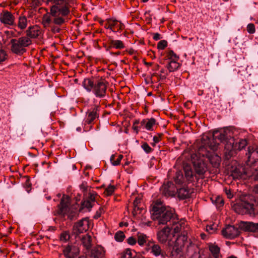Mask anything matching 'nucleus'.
Returning a JSON list of instances; mask_svg holds the SVG:
<instances>
[{"instance_id":"72a5a7b5","label":"nucleus","mask_w":258,"mask_h":258,"mask_svg":"<svg viewBox=\"0 0 258 258\" xmlns=\"http://www.w3.org/2000/svg\"><path fill=\"white\" fill-rule=\"evenodd\" d=\"M136 253L130 249H126L120 254V258H135Z\"/></svg>"},{"instance_id":"680f3d73","label":"nucleus","mask_w":258,"mask_h":258,"mask_svg":"<svg viewBox=\"0 0 258 258\" xmlns=\"http://www.w3.org/2000/svg\"><path fill=\"white\" fill-rule=\"evenodd\" d=\"M31 184L29 182V181L27 180L25 183V187L27 188L26 190L28 192H29L30 190L28 188L30 187Z\"/></svg>"},{"instance_id":"cd10ccee","label":"nucleus","mask_w":258,"mask_h":258,"mask_svg":"<svg viewBox=\"0 0 258 258\" xmlns=\"http://www.w3.org/2000/svg\"><path fill=\"white\" fill-rule=\"evenodd\" d=\"M218 133V131H214L213 139L210 140L209 143H208L209 148L213 151L217 150L218 147L219 143H217L216 141L217 137V136H216V134Z\"/></svg>"},{"instance_id":"2eb2a0df","label":"nucleus","mask_w":258,"mask_h":258,"mask_svg":"<svg viewBox=\"0 0 258 258\" xmlns=\"http://www.w3.org/2000/svg\"><path fill=\"white\" fill-rule=\"evenodd\" d=\"M171 229L169 226L164 227L157 234L158 240L161 243H165L168 240L170 233Z\"/></svg>"},{"instance_id":"052dcab7","label":"nucleus","mask_w":258,"mask_h":258,"mask_svg":"<svg viewBox=\"0 0 258 258\" xmlns=\"http://www.w3.org/2000/svg\"><path fill=\"white\" fill-rule=\"evenodd\" d=\"M153 39L155 40H158L160 39V35L159 33H155L153 36Z\"/></svg>"},{"instance_id":"aec40b11","label":"nucleus","mask_w":258,"mask_h":258,"mask_svg":"<svg viewBox=\"0 0 258 258\" xmlns=\"http://www.w3.org/2000/svg\"><path fill=\"white\" fill-rule=\"evenodd\" d=\"M206 156L214 167L217 168L219 167L220 164L221 158L218 155L215 153H208L206 154Z\"/></svg>"},{"instance_id":"c756f323","label":"nucleus","mask_w":258,"mask_h":258,"mask_svg":"<svg viewBox=\"0 0 258 258\" xmlns=\"http://www.w3.org/2000/svg\"><path fill=\"white\" fill-rule=\"evenodd\" d=\"M82 243L83 245L87 249H89L91 246V237L90 235L86 234L81 238Z\"/></svg>"},{"instance_id":"f704fd0d","label":"nucleus","mask_w":258,"mask_h":258,"mask_svg":"<svg viewBox=\"0 0 258 258\" xmlns=\"http://www.w3.org/2000/svg\"><path fill=\"white\" fill-rule=\"evenodd\" d=\"M184 178L182 172L180 171H177L174 177V181L176 184H181L183 183Z\"/></svg>"},{"instance_id":"de8ad7c7","label":"nucleus","mask_w":258,"mask_h":258,"mask_svg":"<svg viewBox=\"0 0 258 258\" xmlns=\"http://www.w3.org/2000/svg\"><path fill=\"white\" fill-rule=\"evenodd\" d=\"M167 45V42L166 40H161L158 43L157 47L160 49H164Z\"/></svg>"},{"instance_id":"c9c22d12","label":"nucleus","mask_w":258,"mask_h":258,"mask_svg":"<svg viewBox=\"0 0 258 258\" xmlns=\"http://www.w3.org/2000/svg\"><path fill=\"white\" fill-rule=\"evenodd\" d=\"M147 237L143 233L138 234V243L140 246H143L147 242Z\"/></svg>"},{"instance_id":"4be33fe9","label":"nucleus","mask_w":258,"mask_h":258,"mask_svg":"<svg viewBox=\"0 0 258 258\" xmlns=\"http://www.w3.org/2000/svg\"><path fill=\"white\" fill-rule=\"evenodd\" d=\"M98 117L97 108H94L92 109L89 110L87 113L85 122L88 124H91L97 117Z\"/></svg>"},{"instance_id":"423d86ee","label":"nucleus","mask_w":258,"mask_h":258,"mask_svg":"<svg viewBox=\"0 0 258 258\" xmlns=\"http://www.w3.org/2000/svg\"><path fill=\"white\" fill-rule=\"evenodd\" d=\"M187 237L185 235H181L178 236L171 252V258H184L182 247L185 245Z\"/></svg>"},{"instance_id":"bf43d9fd","label":"nucleus","mask_w":258,"mask_h":258,"mask_svg":"<svg viewBox=\"0 0 258 258\" xmlns=\"http://www.w3.org/2000/svg\"><path fill=\"white\" fill-rule=\"evenodd\" d=\"M225 192L228 198H231L232 197L230 189L225 188Z\"/></svg>"},{"instance_id":"9b49d317","label":"nucleus","mask_w":258,"mask_h":258,"mask_svg":"<svg viewBox=\"0 0 258 258\" xmlns=\"http://www.w3.org/2000/svg\"><path fill=\"white\" fill-rule=\"evenodd\" d=\"M0 22L7 26H16L15 17L13 14L8 11H4L0 14Z\"/></svg>"},{"instance_id":"7ed1b4c3","label":"nucleus","mask_w":258,"mask_h":258,"mask_svg":"<svg viewBox=\"0 0 258 258\" xmlns=\"http://www.w3.org/2000/svg\"><path fill=\"white\" fill-rule=\"evenodd\" d=\"M82 85L87 91L90 92L93 91L97 97L102 98L106 94L107 84L104 80L94 81L90 78H86L84 80Z\"/></svg>"},{"instance_id":"6e6d98bb","label":"nucleus","mask_w":258,"mask_h":258,"mask_svg":"<svg viewBox=\"0 0 258 258\" xmlns=\"http://www.w3.org/2000/svg\"><path fill=\"white\" fill-rule=\"evenodd\" d=\"M95 196L96 194H90L88 201H90L91 203L94 202L95 200Z\"/></svg>"},{"instance_id":"ddd939ff","label":"nucleus","mask_w":258,"mask_h":258,"mask_svg":"<svg viewBox=\"0 0 258 258\" xmlns=\"http://www.w3.org/2000/svg\"><path fill=\"white\" fill-rule=\"evenodd\" d=\"M247 156L248 161L250 163H254L258 160V146L254 145L249 146L248 148L247 153L246 154Z\"/></svg>"},{"instance_id":"412c9836","label":"nucleus","mask_w":258,"mask_h":258,"mask_svg":"<svg viewBox=\"0 0 258 258\" xmlns=\"http://www.w3.org/2000/svg\"><path fill=\"white\" fill-rule=\"evenodd\" d=\"M54 18L55 17L52 16L51 13L50 14H45L43 15L41 23L44 28H47L50 27L52 23L56 25L53 22Z\"/></svg>"},{"instance_id":"f257e3e1","label":"nucleus","mask_w":258,"mask_h":258,"mask_svg":"<svg viewBox=\"0 0 258 258\" xmlns=\"http://www.w3.org/2000/svg\"><path fill=\"white\" fill-rule=\"evenodd\" d=\"M151 207V218L157 221L159 225L167 224L168 222H175L176 215L173 210L165 206L163 202L159 200L154 202Z\"/></svg>"},{"instance_id":"13d9d810","label":"nucleus","mask_w":258,"mask_h":258,"mask_svg":"<svg viewBox=\"0 0 258 258\" xmlns=\"http://www.w3.org/2000/svg\"><path fill=\"white\" fill-rule=\"evenodd\" d=\"M139 203H140V200L137 199H136L134 202V206L135 207L134 211H136V209H137V210L139 209V207H138V204Z\"/></svg>"},{"instance_id":"2f4dec72","label":"nucleus","mask_w":258,"mask_h":258,"mask_svg":"<svg viewBox=\"0 0 258 258\" xmlns=\"http://www.w3.org/2000/svg\"><path fill=\"white\" fill-rule=\"evenodd\" d=\"M180 66L177 61L170 60L167 65V68L170 72H172L176 71Z\"/></svg>"},{"instance_id":"4468645a","label":"nucleus","mask_w":258,"mask_h":258,"mask_svg":"<svg viewBox=\"0 0 258 258\" xmlns=\"http://www.w3.org/2000/svg\"><path fill=\"white\" fill-rule=\"evenodd\" d=\"M70 198L68 196H63L61 199L58 214L64 215L69 212V205Z\"/></svg>"},{"instance_id":"37998d69","label":"nucleus","mask_w":258,"mask_h":258,"mask_svg":"<svg viewBox=\"0 0 258 258\" xmlns=\"http://www.w3.org/2000/svg\"><path fill=\"white\" fill-rule=\"evenodd\" d=\"M70 235L69 234L65 231L62 233L60 236V240L63 242L67 241L70 239Z\"/></svg>"},{"instance_id":"49530a36","label":"nucleus","mask_w":258,"mask_h":258,"mask_svg":"<svg viewBox=\"0 0 258 258\" xmlns=\"http://www.w3.org/2000/svg\"><path fill=\"white\" fill-rule=\"evenodd\" d=\"M82 206L83 208H86L90 210L93 207V205L90 201L87 200L82 203Z\"/></svg>"},{"instance_id":"338daca9","label":"nucleus","mask_w":258,"mask_h":258,"mask_svg":"<svg viewBox=\"0 0 258 258\" xmlns=\"http://www.w3.org/2000/svg\"><path fill=\"white\" fill-rule=\"evenodd\" d=\"M163 188H164V194L165 195H169L170 194L168 192V191L167 190L166 191V188H167V186L166 185H165L163 187Z\"/></svg>"},{"instance_id":"b1692460","label":"nucleus","mask_w":258,"mask_h":258,"mask_svg":"<svg viewBox=\"0 0 258 258\" xmlns=\"http://www.w3.org/2000/svg\"><path fill=\"white\" fill-rule=\"evenodd\" d=\"M28 37L36 38L41 34V31L39 27L36 26L30 27L26 31Z\"/></svg>"},{"instance_id":"e2e57ef3","label":"nucleus","mask_w":258,"mask_h":258,"mask_svg":"<svg viewBox=\"0 0 258 258\" xmlns=\"http://www.w3.org/2000/svg\"><path fill=\"white\" fill-rule=\"evenodd\" d=\"M153 142H155V143H157L159 142L160 141V137H157V136H154L153 137Z\"/></svg>"},{"instance_id":"0e129e2a","label":"nucleus","mask_w":258,"mask_h":258,"mask_svg":"<svg viewBox=\"0 0 258 258\" xmlns=\"http://www.w3.org/2000/svg\"><path fill=\"white\" fill-rule=\"evenodd\" d=\"M253 191L255 194H258V184L254 186Z\"/></svg>"},{"instance_id":"0eeeda50","label":"nucleus","mask_w":258,"mask_h":258,"mask_svg":"<svg viewBox=\"0 0 258 258\" xmlns=\"http://www.w3.org/2000/svg\"><path fill=\"white\" fill-rule=\"evenodd\" d=\"M191 160L195 169V172L199 178H203L206 172L208 170L206 163L203 159L198 157L197 155L191 156Z\"/></svg>"},{"instance_id":"1a4fd4ad","label":"nucleus","mask_w":258,"mask_h":258,"mask_svg":"<svg viewBox=\"0 0 258 258\" xmlns=\"http://www.w3.org/2000/svg\"><path fill=\"white\" fill-rule=\"evenodd\" d=\"M235 211L239 214L254 215L253 205L246 202L242 201L234 207Z\"/></svg>"},{"instance_id":"473e14b6","label":"nucleus","mask_w":258,"mask_h":258,"mask_svg":"<svg viewBox=\"0 0 258 258\" xmlns=\"http://www.w3.org/2000/svg\"><path fill=\"white\" fill-rule=\"evenodd\" d=\"M110 45L111 47L116 49H122L124 47L122 41L119 40H111Z\"/></svg>"},{"instance_id":"79ce46f5","label":"nucleus","mask_w":258,"mask_h":258,"mask_svg":"<svg viewBox=\"0 0 258 258\" xmlns=\"http://www.w3.org/2000/svg\"><path fill=\"white\" fill-rule=\"evenodd\" d=\"M218 225L213 224L212 225H208L206 227V230L210 233H214L217 229Z\"/></svg>"},{"instance_id":"58836bf2","label":"nucleus","mask_w":258,"mask_h":258,"mask_svg":"<svg viewBox=\"0 0 258 258\" xmlns=\"http://www.w3.org/2000/svg\"><path fill=\"white\" fill-rule=\"evenodd\" d=\"M124 238V234L121 231L117 232L114 235V238L117 241H122Z\"/></svg>"},{"instance_id":"e433bc0d","label":"nucleus","mask_w":258,"mask_h":258,"mask_svg":"<svg viewBox=\"0 0 258 258\" xmlns=\"http://www.w3.org/2000/svg\"><path fill=\"white\" fill-rule=\"evenodd\" d=\"M209 249L213 255L215 257L217 258L219 256L220 251V248L217 245H211L209 246Z\"/></svg>"},{"instance_id":"39448f33","label":"nucleus","mask_w":258,"mask_h":258,"mask_svg":"<svg viewBox=\"0 0 258 258\" xmlns=\"http://www.w3.org/2000/svg\"><path fill=\"white\" fill-rule=\"evenodd\" d=\"M247 143L245 139H240L235 143L233 139H230L225 145V154L227 158L234 156L237 151H240L246 147Z\"/></svg>"},{"instance_id":"20e7f679","label":"nucleus","mask_w":258,"mask_h":258,"mask_svg":"<svg viewBox=\"0 0 258 258\" xmlns=\"http://www.w3.org/2000/svg\"><path fill=\"white\" fill-rule=\"evenodd\" d=\"M31 44L30 38L26 36L11 39L9 45L11 51L17 55H22L26 51V47Z\"/></svg>"},{"instance_id":"3c124183","label":"nucleus","mask_w":258,"mask_h":258,"mask_svg":"<svg viewBox=\"0 0 258 258\" xmlns=\"http://www.w3.org/2000/svg\"><path fill=\"white\" fill-rule=\"evenodd\" d=\"M104 212V209L103 207H100L99 209L96 212L95 215L94 216L95 219H98L99 218L101 214Z\"/></svg>"},{"instance_id":"a211bd4d","label":"nucleus","mask_w":258,"mask_h":258,"mask_svg":"<svg viewBox=\"0 0 258 258\" xmlns=\"http://www.w3.org/2000/svg\"><path fill=\"white\" fill-rule=\"evenodd\" d=\"M240 227L245 231L255 232L258 230V223L243 221L240 223Z\"/></svg>"},{"instance_id":"a878e982","label":"nucleus","mask_w":258,"mask_h":258,"mask_svg":"<svg viewBox=\"0 0 258 258\" xmlns=\"http://www.w3.org/2000/svg\"><path fill=\"white\" fill-rule=\"evenodd\" d=\"M72 250H75L76 255L79 254V250L77 247L68 246L63 250L64 255L68 258H75V255L72 254Z\"/></svg>"},{"instance_id":"5701e85b","label":"nucleus","mask_w":258,"mask_h":258,"mask_svg":"<svg viewBox=\"0 0 258 258\" xmlns=\"http://www.w3.org/2000/svg\"><path fill=\"white\" fill-rule=\"evenodd\" d=\"M104 253L105 251L103 247L101 246H97L91 250V256L93 258H101Z\"/></svg>"},{"instance_id":"f3484780","label":"nucleus","mask_w":258,"mask_h":258,"mask_svg":"<svg viewBox=\"0 0 258 258\" xmlns=\"http://www.w3.org/2000/svg\"><path fill=\"white\" fill-rule=\"evenodd\" d=\"M156 123V120L154 118L143 119L141 122L140 128H145L147 131H153Z\"/></svg>"},{"instance_id":"6ab92c4d","label":"nucleus","mask_w":258,"mask_h":258,"mask_svg":"<svg viewBox=\"0 0 258 258\" xmlns=\"http://www.w3.org/2000/svg\"><path fill=\"white\" fill-rule=\"evenodd\" d=\"M246 174L245 169L240 166L235 167L231 171V176L234 179L243 178Z\"/></svg>"},{"instance_id":"a18cd8bd","label":"nucleus","mask_w":258,"mask_h":258,"mask_svg":"<svg viewBox=\"0 0 258 258\" xmlns=\"http://www.w3.org/2000/svg\"><path fill=\"white\" fill-rule=\"evenodd\" d=\"M247 31L249 34H253L255 32V26L253 24L250 23L247 26Z\"/></svg>"},{"instance_id":"9d476101","label":"nucleus","mask_w":258,"mask_h":258,"mask_svg":"<svg viewBox=\"0 0 258 258\" xmlns=\"http://www.w3.org/2000/svg\"><path fill=\"white\" fill-rule=\"evenodd\" d=\"M89 219L87 218H83L74 225L73 234L77 237L80 233L87 231L89 229Z\"/></svg>"},{"instance_id":"5fc2aeb1","label":"nucleus","mask_w":258,"mask_h":258,"mask_svg":"<svg viewBox=\"0 0 258 258\" xmlns=\"http://www.w3.org/2000/svg\"><path fill=\"white\" fill-rule=\"evenodd\" d=\"M51 30L54 33H58L60 31V29L56 26L51 25Z\"/></svg>"},{"instance_id":"bb28decb","label":"nucleus","mask_w":258,"mask_h":258,"mask_svg":"<svg viewBox=\"0 0 258 258\" xmlns=\"http://www.w3.org/2000/svg\"><path fill=\"white\" fill-rule=\"evenodd\" d=\"M175 222H171L172 223V228L175 233H178L184 228V225H183L184 221L181 220L178 221L177 217L175 218Z\"/></svg>"},{"instance_id":"4d7b16f0","label":"nucleus","mask_w":258,"mask_h":258,"mask_svg":"<svg viewBox=\"0 0 258 258\" xmlns=\"http://www.w3.org/2000/svg\"><path fill=\"white\" fill-rule=\"evenodd\" d=\"M252 176L254 180H258V169L255 170V171L252 173Z\"/></svg>"},{"instance_id":"f8f14e48","label":"nucleus","mask_w":258,"mask_h":258,"mask_svg":"<svg viewBox=\"0 0 258 258\" xmlns=\"http://www.w3.org/2000/svg\"><path fill=\"white\" fill-rule=\"evenodd\" d=\"M222 234L224 237L232 239L239 235V231L234 226L227 225L222 230Z\"/></svg>"},{"instance_id":"a19ab883","label":"nucleus","mask_w":258,"mask_h":258,"mask_svg":"<svg viewBox=\"0 0 258 258\" xmlns=\"http://www.w3.org/2000/svg\"><path fill=\"white\" fill-rule=\"evenodd\" d=\"M115 187L113 185H109L105 190L104 194L106 196L111 195L114 191Z\"/></svg>"},{"instance_id":"69168bd1","label":"nucleus","mask_w":258,"mask_h":258,"mask_svg":"<svg viewBox=\"0 0 258 258\" xmlns=\"http://www.w3.org/2000/svg\"><path fill=\"white\" fill-rule=\"evenodd\" d=\"M133 129L134 131L136 132L137 133H138L139 130H141V128H140V126L138 127L137 126H135V125L134 124Z\"/></svg>"},{"instance_id":"603ef678","label":"nucleus","mask_w":258,"mask_h":258,"mask_svg":"<svg viewBox=\"0 0 258 258\" xmlns=\"http://www.w3.org/2000/svg\"><path fill=\"white\" fill-rule=\"evenodd\" d=\"M216 206L220 207L223 205L224 204V201L223 200L220 198V197H217L216 198V199L215 200Z\"/></svg>"},{"instance_id":"8fccbe9b","label":"nucleus","mask_w":258,"mask_h":258,"mask_svg":"<svg viewBox=\"0 0 258 258\" xmlns=\"http://www.w3.org/2000/svg\"><path fill=\"white\" fill-rule=\"evenodd\" d=\"M218 133L216 134L217 139H218L221 142L224 141L226 139V136L225 132L223 133H220L219 131H218Z\"/></svg>"},{"instance_id":"f03ea898","label":"nucleus","mask_w":258,"mask_h":258,"mask_svg":"<svg viewBox=\"0 0 258 258\" xmlns=\"http://www.w3.org/2000/svg\"><path fill=\"white\" fill-rule=\"evenodd\" d=\"M70 0H47L51 3V13L55 17L54 23L57 25H61L66 22V17L70 13Z\"/></svg>"},{"instance_id":"7c9ffc66","label":"nucleus","mask_w":258,"mask_h":258,"mask_svg":"<svg viewBox=\"0 0 258 258\" xmlns=\"http://www.w3.org/2000/svg\"><path fill=\"white\" fill-rule=\"evenodd\" d=\"M190 194V191L185 187L180 188L178 190V197L179 198L182 199L189 198Z\"/></svg>"},{"instance_id":"6e6552de","label":"nucleus","mask_w":258,"mask_h":258,"mask_svg":"<svg viewBox=\"0 0 258 258\" xmlns=\"http://www.w3.org/2000/svg\"><path fill=\"white\" fill-rule=\"evenodd\" d=\"M146 249L155 257L159 256L160 258H166L167 256L166 253L164 249L154 241H149Z\"/></svg>"},{"instance_id":"dca6fc26","label":"nucleus","mask_w":258,"mask_h":258,"mask_svg":"<svg viewBox=\"0 0 258 258\" xmlns=\"http://www.w3.org/2000/svg\"><path fill=\"white\" fill-rule=\"evenodd\" d=\"M185 177L186 179L190 182L194 181L195 180H198L199 178L195 172V173L193 172L191 169L190 166L186 164L183 167Z\"/></svg>"},{"instance_id":"09e8293b","label":"nucleus","mask_w":258,"mask_h":258,"mask_svg":"<svg viewBox=\"0 0 258 258\" xmlns=\"http://www.w3.org/2000/svg\"><path fill=\"white\" fill-rule=\"evenodd\" d=\"M7 53L5 50L0 49V62L5 61L7 59Z\"/></svg>"},{"instance_id":"864d4df0","label":"nucleus","mask_w":258,"mask_h":258,"mask_svg":"<svg viewBox=\"0 0 258 258\" xmlns=\"http://www.w3.org/2000/svg\"><path fill=\"white\" fill-rule=\"evenodd\" d=\"M127 243L132 245L135 244L137 242V240L133 237H130L127 239Z\"/></svg>"},{"instance_id":"c03bdc74","label":"nucleus","mask_w":258,"mask_h":258,"mask_svg":"<svg viewBox=\"0 0 258 258\" xmlns=\"http://www.w3.org/2000/svg\"><path fill=\"white\" fill-rule=\"evenodd\" d=\"M142 148L143 150L147 153H149L153 150L147 143H144L142 145Z\"/></svg>"},{"instance_id":"393cba45","label":"nucleus","mask_w":258,"mask_h":258,"mask_svg":"<svg viewBox=\"0 0 258 258\" xmlns=\"http://www.w3.org/2000/svg\"><path fill=\"white\" fill-rule=\"evenodd\" d=\"M124 25L121 22L116 20H110L108 29H111L113 32H117L123 29Z\"/></svg>"},{"instance_id":"ea45409f","label":"nucleus","mask_w":258,"mask_h":258,"mask_svg":"<svg viewBox=\"0 0 258 258\" xmlns=\"http://www.w3.org/2000/svg\"><path fill=\"white\" fill-rule=\"evenodd\" d=\"M168 59L170 60L178 61L179 56L175 54L173 51L170 50L168 54Z\"/></svg>"},{"instance_id":"c85d7f7f","label":"nucleus","mask_w":258,"mask_h":258,"mask_svg":"<svg viewBox=\"0 0 258 258\" xmlns=\"http://www.w3.org/2000/svg\"><path fill=\"white\" fill-rule=\"evenodd\" d=\"M27 24L28 21L26 16L21 15L18 18V23L16 24V26L21 30H24L27 27Z\"/></svg>"},{"instance_id":"774afa93","label":"nucleus","mask_w":258,"mask_h":258,"mask_svg":"<svg viewBox=\"0 0 258 258\" xmlns=\"http://www.w3.org/2000/svg\"><path fill=\"white\" fill-rule=\"evenodd\" d=\"M204 150V148H200L199 149V155H202V156H203V157L205 156V155L202 153V152Z\"/></svg>"},{"instance_id":"4c0bfd02","label":"nucleus","mask_w":258,"mask_h":258,"mask_svg":"<svg viewBox=\"0 0 258 258\" xmlns=\"http://www.w3.org/2000/svg\"><path fill=\"white\" fill-rule=\"evenodd\" d=\"M122 157L123 156L122 155H119L118 156V157L116 159V160H115V155H112L110 157V161L113 166H117L120 164V161L122 159Z\"/></svg>"}]
</instances>
